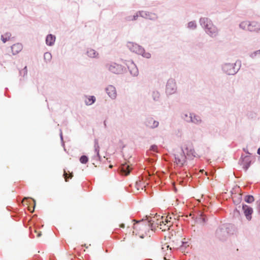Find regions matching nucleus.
I'll use <instances>...</instances> for the list:
<instances>
[{
    "instance_id": "25",
    "label": "nucleus",
    "mask_w": 260,
    "mask_h": 260,
    "mask_svg": "<svg viewBox=\"0 0 260 260\" xmlns=\"http://www.w3.org/2000/svg\"><path fill=\"white\" fill-rule=\"evenodd\" d=\"M94 149H95V151L97 155L98 156H99L100 147H99L98 143L97 142H95Z\"/></svg>"
},
{
    "instance_id": "16",
    "label": "nucleus",
    "mask_w": 260,
    "mask_h": 260,
    "mask_svg": "<svg viewBox=\"0 0 260 260\" xmlns=\"http://www.w3.org/2000/svg\"><path fill=\"white\" fill-rule=\"evenodd\" d=\"M175 87V84L173 82V81H169L167 84V91L169 93H171L172 92H173L174 91Z\"/></svg>"
},
{
    "instance_id": "6",
    "label": "nucleus",
    "mask_w": 260,
    "mask_h": 260,
    "mask_svg": "<svg viewBox=\"0 0 260 260\" xmlns=\"http://www.w3.org/2000/svg\"><path fill=\"white\" fill-rule=\"evenodd\" d=\"M162 253L164 255L165 260H170L169 257L171 255L172 249L167 243L162 245L161 247Z\"/></svg>"
},
{
    "instance_id": "2",
    "label": "nucleus",
    "mask_w": 260,
    "mask_h": 260,
    "mask_svg": "<svg viewBox=\"0 0 260 260\" xmlns=\"http://www.w3.org/2000/svg\"><path fill=\"white\" fill-rule=\"evenodd\" d=\"M200 23L205 27L206 32L211 36H215L217 34V28L213 25L210 20L207 18H202L200 19Z\"/></svg>"
},
{
    "instance_id": "17",
    "label": "nucleus",
    "mask_w": 260,
    "mask_h": 260,
    "mask_svg": "<svg viewBox=\"0 0 260 260\" xmlns=\"http://www.w3.org/2000/svg\"><path fill=\"white\" fill-rule=\"evenodd\" d=\"M55 41V37L52 35H49L46 39V44L49 46H52Z\"/></svg>"
},
{
    "instance_id": "22",
    "label": "nucleus",
    "mask_w": 260,
    "mask_h": 260,
    "mask_svg": "<svg viewBox=\"0 0 260 260\" xmlns=\"http://www.w3.org/2000/svg\"><path fill=\"white\" fill-rule=\"evenodd\" d=\"M245 201L247 203H251L254 201V198L252 196H246L245 198Z\"/></svg>"
},
{
    "instance_id": "7",
    "label": "nucleus",
    "mask_w": 260,
    "mask_h": 260,
    "mask_svg": "<svg viewBox=\"0 0 260 260\" xmlns=\"http://www.w3.org/2000/svg\"><path fill=\"white\" fill-rule=\"evenodd\" d=\"M163 216L160 215H156L151 219V222L152 227H157L160 229L161 222H162Z\"/></svg>"
},
{
    "instance_id": "5",
    "label": "nucleus",
    "mask_w": 260,
    "mask_h": 260,
    "mask_svg": "<svg viewBox=\"0 0 260 260\" xmlns=\"http://www.w3.org/2000/svg\"><path fill=\"white\" fill-rule=\"evenodd\" d=\"M171 219V217L169 216H163L162 222H161L160 229L162 231L169 230L172 225V222Z\"/></svg>"
},
{
    "instance_id": "20",
    "label": "nucleus",
    "mask_w": 260,
    "mask_h": 260,
    "mask_svg": "<svg viewBox=\"0 0 260 260\" xmlns=\"http://www.w3.org/2000/svg\"><path fill=\"white\" fill-rule=\"evenodd\" d=\"M95 101V98L93 96H89L85 100V103L87 105H91Z\"/></svg>"
},
{
    "instance_id": "11",
    "label": "nucleus",
    "mask_w": 260,
    "mask_h": 260,
    "mask_svg": "<svg viewBox=\"0 0 260 260\" xmlns=\"http://www.w3.org/2000/svg\"><path fill=\"white\" fill-rule=\"evenodd\" d=\"M146 125L150 128H154L158 126V122L154 120L152 118H149L146 121Z\"/></svg>"
},
{
    "instance_id": "34",
    "label": "nucleus",
    "mask_w": 260,
    "mask_h": 260,
    "mask_svg": "<svg viewBox=\"0 0 260 260\" xmlns=\"http://www.w3.org/2000/svg\"><path fill=\"white\" fill-rule=\"evenodd\" d=\"M33 202L34 203V207H35L36 206V201L34 199H33Z\"/></svg>"
},
{
    "instance_id": "14",
    "label": "nucleus",
    "mask_w": 260,
    "mask_h": 260,
    "mask_svg": "<svg viewBox=\"0 0 260 260\" xmlns=\"http://www.w3.org/2000/svg\"><path fill=\"white\" fill-rule=\"evenodd\" d=\"M184 148L186 150V153L188 155L196 156V153L191 144L186 145V147H184Z\"/></svg>"
},
{
    "instance_id": "19",
    "label": "nucleus",
    "mask_w": 260,
    "mask_h": 260,
    "mask_svg": "<svg viewBox=\"0 0 260 260\" xmlns=\"http://www.w3.org/2000/svg\"><path fill=\"white\" fill-rule=\"evenodd\" d=\"M190 118L191 121L195 123H198L201 121V119L199 116L192 114H190Z\"/></svg>"
},
{
    "instance_id": "33",
    "label": "nucleus",
    "mask_w": 260,
    "mask_h": 260,
    "mask_svg": "<svg viewBox=\"0 0 260 260\" xmlns=\"http://www.w3.org/2000/svg\"><path fill=\"white\" fill-rule=\"evenodd\" d=\"M257 153L258 154H260V148H258V150H257Z\"/></svg>"
},
{
    "instance_id": "36",
    "label": "nucleus",
    "mask_w": 260,
    "mask_h": 260,
    "mask_svg": "<svg viewBox=\"0 0 260 260\" xmlns=\"http://www.w3.org/2000/svg\"><path fill=\"white\" fill-rule=\"evenodd\" d=\"M113 168V166L112 165H110L109 166V168Z\"/></svg>"
},
{
    "instance_id": "32",
    "label": "nucleus",
    "mask_w": 260,
    "mask_h": 260,
    "mask_svg": "<svg viewBox=\"0 0 260 260\" xmlns=\"http://www.w3.org/2000/svg\"><path fill=\"white\" fill-rule=\"evenodd\" d=\"M124 224L123 223H122L120 225V227L121 228H124Z\"/></svg>"
},
{
    "instance_id": "29",
    "label": "nucleus",
    "mask_w": 260,
    "mask_h": 260,
    "mask_svg": "<svg viewBox=\"0 0 260 260\" xmlns=\"http://www.w3.org/2000/svg\"><path fill=\"white\" fill-rule=\"evenodd\" d=\"M63 176H64L66 181H68V174L65 171H64Z\"/></svg>"
},
{
    "instance_id": "21",
    "label": "nucleus",
    "mask_w": 260,
    "mask_h": 260,
    "mask_svg": "<svg viewBox=\"0 0 260 260\" xmlns=\"http://www.w3.org/2000/svg\"><path fill=\"white\" fill-rule=\"evenodd\" d=\"M11 35L10 32H7L4 35H2L1 39L4 43H6L7 41L10 39Z\"/></svg>"
},
{
    "instance_id": "26",
    "label": "nucleus",
    "mask_w": 260,
    "mask_h": 260,
    "mask_svg": "<svg viewBox=\"0 0 260 260\" xmlns=\"http://www.w3.org/2000/svg\"><path fill=\"white\" fill-rule=\"evenodd\" d=\"M188 26L189 28L193 29V28H195L196 27V24L193 22H190L188 24Z\"/></svg>"
},
{
    "instance_id": "12",
    "label": "nucleus",
    "mask_w": 260,
    "mask_h": 260,
    "mask_svg": "<svg viewBox=\"0 0 260 260\" xmlns=\"http://www.w3.org/2000/svg\"><path fill=\"white\" fill-rule=\"evenodd\" d=\"M243 209L245 215L248 219H251V214H252L253 211L252 209L249 207L247 205H243Z\"/></svg>"
},
{
    "instance_id": "4",
    "label": "nucleus",
    "mask_w": 260,
    "mask_h": 260,
    "mask_svg": "<svg viewBox=\"0 0 260 260\" xmlns=\"http://www.w3.org/2000/svg\"><path fill=\"white\" fill-rule=\"evenodd\" d=\"M107 68L110 72L116 74H121L123 71V68L121 65L114 62L107 64Z\"/></svg>"
},
{
    "instance_id": "18",
    "label": "nucleus",
    "mask_w": 260,
    "mask_h": 260,
    "mask_svg": "<svg viewBox=\"0 0 260 260\" xmlns=\"http://www.w3.org/2000/svg\"><path fill=\"white\" fill-rule=\"evenodd\" d=\"M87 54L90 57H96L98 56L99 54L94 50L89 48L87 51Z\"/></svg>"
},
{
    "instance_id": "31",
    "label": "nucleus",
    "mask_w": 260,
    "mask_h": 260,
    "mask_svg": "<svg viewBox=\"0 0 260 260\" xmlns=\"http://www.w3.org/2000/svg\"><path fill=\"white\" fill-rule=\"evenodd\" d=\"M230 67H231V66H230V65H226V66H225L224 69L226 70V69H228V68H229Z\"/></svg>"
},
{
    "instance_id": "24",
    "label": "nucleus",
    "mask_w": 260,
    "mask_h": 260,
    "mask_svg": "<svg viewBox=\"0 0 260 260\" xmlns=\"http://www.w3.org/2000/svg\"><path fill=\"white\" fill-rule=\"evenodd\" d=\"M44 59L47 61H50L51 59L52 55L49 52H46L44 55Z\"/></svg>"
},
{
    "instance_id": "10",
    "label": "nucleus",
    "mask_w": 260,
    "mask_h": 260,
    "mask_svg": "<svg viewBox=\"0 0 260 260\" xmlns=\"http://www.w3.org/2000/svg\"><path fill=\"white\" fill-rule=\"evenodd\" d=\"M106 91L109 96L112 99H115L116 97V91L115 87L112 85H109L106 88Z\"/></svg>"
},
{
    "instance_id": "15",
    "label": "nucleus",
    "mask_w": 260,
    "mask_h": 260,
    "mask_svg": "<svg viewBox=\"0 0 260 260\" xmlns=\"http://www.w3.org/2000/svg\"><path fill=\"white\" fill-rule=\"evenodd\" d=\"M250 162V158L249 156H246L243 158L242 165L246 170L249 168Z\"/></svg>"
},
{
    "instance_id": "27",
    "label": "nucleus",
    "mask_w": 260,
    "mask_h": 260,
    "mask_svg": "<svg viewBox=\"0 0 260 260\" xmlns=\"http://www.w3.org/2000/svg\"><path fill=\"white\" fill-rule=\"evenodd\" d=\"M150 150L155 152L157 151V147L156 145H152L151 146Z\"/></svg>"
},
{
    "instance_id": "8",
    "label": "nucleus",
    "mask_w": 260,
    "mask_h": 260,
    "mask_svg": "<svg viewBox=\"0 0 260 260\" xmlns=\"http://www.w3.org/2000/svg\"><path fill=\"white\" fill-rule=\"evenodd\" d=\"M185 156L183 153L176 154L175 156V162L178 166H182L185 162Z\"/></svg>"
},
{
    "instance_id": "30",
    "label": "nucleus",
    "mask_w": 260,
    "mask_h": 260,
    "mask_svg": "<svg viewBox=\"0 0 260 260\" xmlns=\"http://www.w3.org/2000/svg\"><path fill=\"white\" fill-rule=\"evenodd\" d=\"M23 71L24 72V74H26L27 73V68L25 67Z\"/></svg>"
},
{
    "instance_id": "23",
    "label": "nucleus",
    "mask_w": 260,
    "mask_h": 260,
    "mask_svg": "<svg viewBox=\"0 0 260 260\" xmlns=\"http://www.w3.org/2000/svg\"><path fill=\"white\" fill-rule=\"evenodd\" d=\"M88 161V157L85 155H82L80 158V161L82 164H86Z\"/></svg>"
},
{
    "instance_id": "13",
    "label": "nucleus",
    "mask_w": 260,
    "mask_h": 260,
    "mask_svg": "<svg viewBox=\"0 0 260 260\" xmlns=\"http://www.w3.org/2000/svg\"><path fill=\"white\" fill-rule=\"evenodd\" d=\"M11 49L13 54H16L22 50V45L20 43L15 44L11 47Z\"/></svg>"
},
{
    "instance_id": "28",
    "label": "nucleus",
    "mask_w": 260,
    "mask_h": 260,
    "mask_svg": "<svg viewBox=\"0 0 260 260\" xmlns=\"http://www.w3.org/2000/svg\"><path fill=\"white\" fill-rule=\"evenodd\" d=\"M35 233H36L37 235H36V237L37 238H39L42 235V233L40 231H37L36 230H35L34 231Z\"/></svg>"
},
{
    "instance_id": "3",
    "label": "nucleus",
    "mask_w": 260,
    "mask_h": 260,
    "mask_svg": "<svg viewBox=\"0 0 260 260\" xmlns=\"http://www.w3.org/2000/svg\"><path fill=\"white\" fill-rule=\"evenodd\" d=\"M240 27L243 29H247L250 31H258L260 30V24L255 22H249L248 21H244L242 22Z\"/></svg>"
},
{
    "instance_id": "9",
    "label": "nucleus",
    "mask_w": 260,
    "mask_h": 260,
    "mask_svg": "<svg viewBox=\"0 0 260 260\" xmlns=\"http://www.w3.org/2000/svg\"><path fill=\"white\" fill-rule=\"evenodd\" d=\"M120 170L122 175L127 176L132 170V167L127 164H124L121 166Z\"/></svg>"
},
{
    "instance_id": "35",
    "label": "nucleus",
    "mask_w": 260,
    "mask_h": 260,
    "mask_svg": "<svg viewBox=\"0 0 260 260\" xmlns=\"http://www.w3.org/2000/svg\"><path fill=\"white\" fill-rule=\"evenodd\" d=\"M72 177H73L72 173H71V174H70V176H69V177H70V178H72Z\"/></svg>"
},
{
    "instance_id": "1",
    "label": "nucleus",
    "mask_w": 260,
    "mask_h": 260,
    "mask_svg": "<svg viewBox=\"0 0 260 260\" xmlns=\"http://www.w3.org/2000/svg\"><path fill=\"white\" fill-rule=\"evenodd\" d=\"M150 223L147 221H141L134 224L133 234L139 236L141 238H144L147 235V232L150 229Z\"/></svg>"
}]
</instances>
